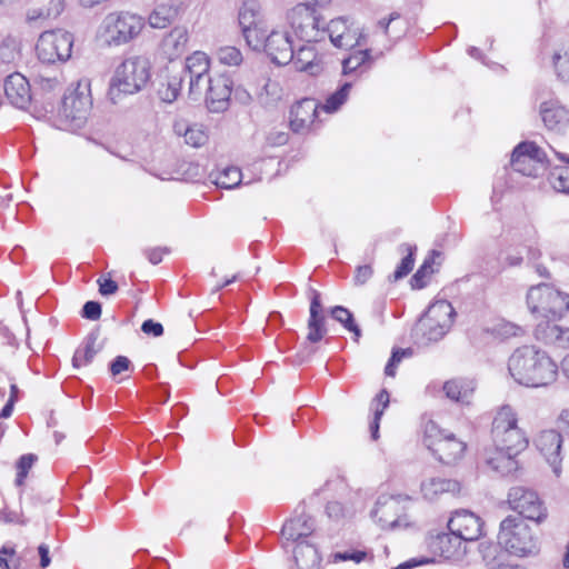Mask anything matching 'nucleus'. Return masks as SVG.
<instances>
[{
    "label": "nucleus",
    "instance_id": "1",
    "mask_svg": "<svg viewBox=\"0 0 569 569\" xmlns=\"http://www.w3.org/2000/svg\"><path fill=\"white\" fill-rule=\"evenodd\" d=\"M508 370L519 385L530 388L547 387L558 377L557 363L535 346L516 349L509 358Z\"/></svg>",
    "mask_w": 569,
    "mask_h": 569
},
{
    "label": "nucleus",
    "instance_id": "2",
    "mask_svg": "<svg viewBox=\"0 0 569 569\" xmlns=\"http://www.w3.org/2000/svg\"><path fill=\"white\" fill-rule=\"evenodd\" d=\"M498 545L516 557H529L539 552V540L531 527L517 516H508L501 522Z\"/></svg>",
    "mask_w": 569,
    "mask_h": 569
},
{
    "label": "nucleus",
    "instance_id": "3",
    "mask_svg": "<svg viewBox=\"0 0 569 569\" xmlns=\"http://www.w3.org/2000/svg\"><path fill=\"white\" fill-rule=\"evenodd\" d=\"M526 302L536 319L558 320L569 311V295L548 283L531 286Z\"/></svg>",
    "mask_w": 569,
    "mask_h": 569
},
{
    "label": "nucleus",
    "instance_id": "4",
    "mask_svg": "<svg viewBox=\"0 0 569 569\" xmlns=\"http://www.w3.org/2000/svg\"><path fill=\"white\" fill-rule=\"evenodd\" d=\"M149 80V60L140 56L130 57L116 69L110 82L109 94L112 100L120 93L134 94L142 90Z\"/></svg>",
    "mask_w": 569,
    "mask_h": 569
},
{
    "label": "nucleus",
    "instance_id": "5",
    "mask_svg": "<svg viewBox=\"0 0 569 569\" xmlns=\"http://www.w3.org/2000/svg\"><path fill=\"white\" fill-rule=\"evenodd\" d=\"M517 422V415L510 406L499 409L491 430L495 448L518 455L527 448L528 438Z\"/></svg>",
    "mask_w": 569,
    "mask_h": 569
},
{
    "label": "nucleus",
    "instance_id": "6",
    "mask_svg": "<svg viewBox=\"0 0 569 569\" xmlns=\"http://www.w3.org/2000/svg\"><path fill=\"white\" fill-rule=\"evenodd\" d=\"M453 316L455 309L447 300L432 303L415 329L417 343L427 346L442 339L453 322Z\"/></svg>",
    "mask_w": 569,
    "mask_h": 569
},
{
    "label": "nucleus",
    "instance_id": "7",
    "mask_svg": "<svg viewBox=\"0 0 569 569\" xmlns=\"http://www.w3.org/2000/svg\"><path fill=\"white\" fill-rule=\"evenodd\" d=\"M423 443L445 465L457 462L467 449L466 442L432 421L426 425Z\"/></svg>",
    "mask_w": 569,
    "mask_h": 569
},
{
    "label": "nucleus",
    "instance_id": "8",
    "mask_svg": "<svg viewBox=\"0 0 569 569\" xmlns=\"http://www.w3.org/2000/svg\"><path fill=\"white\" fill-rule=\"evenodd\" d=\"M144 27L142 17L128 12L109 13L102 23L103 38L108 44H123L140 34Z\"/></svg>",
    "mask_w": 569,
    "mask_h": 569
},
{
    "label": "nucleus",
    "instance_id": "9",
    "mask_svg": "<svg viewBox=\"0 0 569 569\" xmlns=\"http://www.w3.org/2000/svg\"><path fill=\"white\" fill-rule=\"evenodd\" d=\"M289 23L296 36L308 43L318 42L325 38L326 30L320 27V17L315 8L300 3L288 13Z\"/></svg>",
    "mask_w": 569,
    "mask_h": 569
},
{
    "label": "nucleus",
    "instance_id": "10",
    "mask_svg": "<svg viewBox=\"0 0 569 569\" xmlns=\"http://www.w3.org/2000/svg\"><path fill=\"white\" fill-rule=\"evenodd\" d=\"M73 37L66 30L44 31L38 39L36 49L39 59L47 63L66 61L71 57Z\"/></svg>",
    "mask_w": 569,
    "mask_h": 569
},
{
    "label": "nucleus",
    "instance_id": "11",
    "mask_svg": "<svg viewBox=\"0 0 569 569\" xmlns=\"http://www.w3.org/2000/svg\"><path fill=\"white\" fill-rule=\"evenodd\" d=\"M507 501L509 507L523 518L537 523L546 520L548 512L538 493L525 486H513L509 489Z\"/></svg>",
    "mask_w": 569,
    "mask_h": 569
},
{
    "label": "nucleus",
    "instance_id": "12",
    "mask_svg": "<svg viewBox=\"0 0 569 569\" xmlns=\"http://www.w3.org/2000/svg\"><path fill=\"white\" fill-rule=\"evenodd\" d=\"M511 166L515 171L537 178L548 168L546 153L533 142H521L512 152Z\"/></svg>",
    "mask_w": 569,
    "mask_h": 569
},
{
    "label": "nucleus",
    "instance_id": "13",
    "mask_svg": "<svg viewBox=\"0 0 569 569\" xmlns=\"http://www.w3.org/2000/svg\"><path fill=\"white\" fill-rule=\"evenodd\" d=\"M261 6L257 0H246L239 11V24L249 47L254 49L262 44L263 33L259 34L261 23Z\"/></svg>",
    "mask_w": 569,
    "mask_h": 569
},
{
    "label": "nucleus",
    "instance_id": "14",
    "mask_svg": "<svg viewBox=\"0 0 569 569\" xmlns=\"http://www.w3.org/2000/svg\"><path fill=\"white\" fill-rule=\"evenodd\" d=\"M89 88V80H82L74 90L64 96L61 111L67 119L80 123L87 118L92 104Z\"/></svg>",
    "mask_w": 569,
    "mask_h": 569
},
{
    "label": "nucleus",
    "instance_id": "15",
    "mask_svg": "<svg viewBox=\"0 0 569 569\" xmlns=\"http://www.w3.org/2000/svg\"><path fill=\"white\" fill-rule=\"evenodd\" d=\"M210 60L201 51H196L186 59L184 67L180 70L182 76L189 77V96L194 99L202 93L209 77Z\"/></svg>",
    "mask_w": 569,
    "mask_h": 569
},
{
    "label": "nucleus",
    "instance_id": "16",
    "mask_svg": "<svg viewBox=\"0 0 569 569\" xmlns=\"http://www.w3.org/2000/svg\"><path fill=\"white\" fill-rule=\"evenodd\" d=\"M483 521L479 516L469 510H457L448 521L451 533L457 535L463 541H476L482 535Z\"/></svg>",
    "mask_w": 569,
    "mask_h": 569
},
{
    "label": "nucleus",
    "instance_id": "17",
    "mask_svg": "<svg viewBox=\"0 0 569 569\" xmlns=\"http://www.w3.org/2000/svg\"><path fill=\"white\" fill-rule=\"evenodd\" d=\"M207 96L206 101L208 108L212 112L224 111L229 106V100L232 90V81L224 74L210 77L206 81Z\"/></svg>",
    "mask_w": 569,
    "mask_h": 569
},
{
    "label": "nucleus",
    "instance_id": "18",
    "mask_svg": "<svg viewBox=\"0 0 569 569\" xmlns=\"http://www.w3.org/2000/svg\"><path fill=\"white\" fill-rule=\"evenodd\" d=\"M264 51L276 64H288L293 59L292 41L286 31H272L264 39Z\"/></svg>",
    "mask_w": 569,
    "mask_h": 569
},
{
    "label": "nucleus",
    "instance_id": "19",
    "mask_svg": "<svg viewBox=\"0 0 569 569\" xmlns=\"http://www.w3.org/2000/svg\"><path fill=\"white\" fill-rule=\"evenodd\" d=\"M4 94L10 104L18 109H27L31 102V89L27 78L13 72L4 80Z\"/></svg>",
    "mask_w": 569,
    "mask_h": 569
},
{
    "label": "nucleus",
    "instance_id": "20",
    "mask_svg": "<svg viewBox=\"0 0 569 569\" xmlns=\"http://www.w3.org/2000/svg\"><path fill=\"white\" fill-rule=\"evenodd\" d=\"M561 445L562 436L552 429L541 431L536 440L538 450L545 456L557 475L559 473V465L561 462Z\"/></svg>",
    "mask_w": 569,
    "mask_h": 569
},
{
    "label": "nucleus",
    "instance_id": "21",
    "mask_svg": "<svg viewBox=\"0 0 569 569\" xmlns=\"http://www.w3.org/2000/svg\"><path fill=\"white\" fill-rule=\"evenodd\" d=\"M325 30L331 43L339 49L353 48L361 44L362 34L351 30L342 18L332 19Z\"/></svg>",
    "mask_w": 569,
    "mask_h": 569
},
{
    "label": "nucleus",
    "instance_id": "22",
    "mask_svg": "<svg viewBox=\"0 0 569 569\" xmlns=\"http://www.w3.org/2000/svg\"><path fill=\"white\" fill-rule=\"evenodd\" d=\"M182 11V0H156L154 9L149 16V24L157 29L167 28Z\"/></svg>",
    "mask_w": 569,
    "mask_h": 569
},
{
    "label": "nucleus",
    "instance_id": "23",
    "mask_svg": "<svg viewBox=\"0 0 569 569\" xmlns=\"http://www.w3.org/2000/svg\"><path fill=\"white\" fill-rule=\"evenodd\" d=\"M318 103L315 99H302L290 110V126L295 132H305L317 118Z\"/></svg>",
    "mask_w": 569,
    "mask_h": 569
},
{
    "label": "nucleus",
    "instance_id": "24",
    "mask_svg": "<svg viewBox=\"0 0 569 569\" xmlns=\"http://www.w3.org/2000/svg\"><path fill=\"white\" fill-rule=\"evenodd\" d=\"M326 316L322 311L320 293L316 290L312 291L310 302V316L308 319V335L307 342L310 345L318 343L327 335Z\"/></svg>",
    "mask_w": 569,
    "mask_h": 569
},
{
    "label": "nucleus",
    "instance_id": "25",
    "mask_svg": "<svg viewBox=\"0 0 569 569\" xmlns=\"http://www.w3.org/2000/svg\"><path fill=\"white\" fill-rule=\"evenodd\" d=\"M291 62L297 70L308 72L311 76H317L323 70L322 58L310 44H303L297 50L293 49Z\"/></svg>",
    "mask_w": 569,
    "mask_h": 569
},
{
    "label": "nucleus",
    "instance_id": "26",
    "mask_svg": "<svg viewBox=\"0 0 569 569\" xmlns=\"http://www.w3.org/2000/svg\"><path fill=\"white\" fill-rule=\"evenodd\" d=\"M540 113L545 126L556 132H565L569 128V110L556 102H543Z\"/></svg>",
    "mask_w": 569,
    "mask_h": 569
},
{
    "label": "nucleus",
    "instance_id": "27",
    "mask_svg": "<svg viewBox=\"0 0 569 569\" xmlns=\"http://www.w3.org/2000/svg\"><path fill=\"white\" fill-rule=\"evenodd\" d=\"M188 40L187 29L184 27H174L161 41L162 53L169 60L181 57L187 50Z\"/></svg>",
    "mask_w": 569,
    "mask_h": 569
},
{
    "label": "nucleus",
    "instance_id": "28",
    "mask_svg": "<svg viewBox=\"0 0 569 569\" xmlns=\"http://www.w3.org/2000/svg\"><path fill=\"white\" fill-rule=\"evenodd\" d=\"M431 546L446 559H459L466 553L463 540L451 532L438 535Z\"/></svg>",
    "mask_w": 569,
    "mask_h": 569
},
{
    "label": "nucleus",
    "instance_id": "29",
    "mask_svg": "<svg viewBox=\"0 0 569 569\" xmlns=\"http://www.w3.org/2000/svg\"><path fill=\"white\" fill-rule=\"evenodd\" d=\"M313 519L306 515H300L289 519L282 526V537L287 540L299 541L310 536L313 531Z\"/></svg>",
    "mask_w": 569,
    "mask_h": 569
},
{
    "label": "nucleus",
    "instance_id": "30",
    "mask_svg": "<svg viewBox=\"0 0 569 569\" xmlns=\"http://www.w3.org/2000/svg\"><path fill=\"white\" fill-rule=\"evenodd\" d=\"M518 453L506 452L505 450H498L495 448L493 451L486 453V463L501 476H508L513 473L518 469V461L516 457Z\"/></svg>",
    "mask_w": 569,
    "mask_h": 569
},
{
    "label": "nucleus",
    "instance_id": "31",
    "mask_svg": "<svg viewBox=\"0 0 569 569\" xmlns=\"http://www.w3.org/2000/svg\"><path fill=\"white\" fill-rule=\"evenodd\" d=\"M476 389V382L468 378H455L443 385L446 396L457 402L469 403Z\"/></svg>",
    "mask_w": 569,
    "mask_h": 569
},
{
    "label": "nucleus",
    "instance_id": "32",
    "mask_svg": "<svg viewBox=\"0 0 569 569\" xmlns=\"http://www.w3.org/2000/svg\"><path fill=\"white\" fill-rule=\"evenodd\" d=\"M423 497L428 500H435L439 495L460 491V483L457 480L445 478H430L421 482L420 486Z\"/></svg>",
    "mask_w": 569,
    "mask_h": 569
},
{
    "label": "nucleus",
    "instance_id": "33",
    "mask_svg": "<svg viewBox=\"0 0 569 569\" xmlns=\"http://www.w3.org/2000/svg\"><path fill=\"white\" fill-rule=\"evenodd\" d=\"M298 569H319L321 558L315 546L302 540L297 543L293 550Z\"/></svg>",
    "mask_w": 569,
    "mask_h": 569
},
{
    "label": "nucleus",
    "instance_id": "34",
    "mask_svg": "<svg viewBox=\"0 0 569 569\" xmlns=\"http://www.w3.org/2000/svg\"><path fill=\"white\" fill-rule=\"evenodd\" d=\"M373 62V58L370 54L369 49H357L353 50L348 58H345L342 61L343 73L348 74L350 72L357 71L361 68L365 70L370 68Z\"/></svg>",
    "mask_w": 569,
    "mask_h": 569
},
{
    "label": "nucleus",
    "instance_id": "35",
    "mask_svg": "<svg viewBox=\"0 0 569 569\" xmlns=\"http://www.w3.org/2000/svg\"><path fill=\"white\" fill-rule=\"evenodd\" d=\"M97 335L93 333L87 337L84 345L79 347L73 355V367L87 366L93 360L94 356L100 351V348L97 346Z\"/></svg>",
    "mask_w": 569,
    "mask_h": 569
},
{
    "label": "nucleus",
    "instance_id": "36",
    "mask_svg": "<svg viewBox=\"0 0 569 569\" xmlns=\"http://www.w3.org/2000/svg\"><path fill=\"white\" fill-rule=\"evenodd\" d=\"M556 321L552 319H541L535 328V338L546 345L556 346L561 327Z\"/></svg>",
    "mask_w": 569,
    "mask_h": 569
},
{
    "label": "nucleus",
    "instance_id": "37",
    "mask_svg": "<svg viewBox=\"0 0 569 569\" xmlns=\"http://www.w3.org/2000/svg\"><path fill=\"white\" fill-rule=\"evenodd\" d=\"M389 405V392L382 389L375 398L372 402L373 408V420L370 423V432L372 440L379 438V422L385 412V409Z\"/></svg>",
    "mask_w": 569,
    "mask_h": 569
},
{
    "label": "nucleus",
    "instance_id": "38",
    "mask_svg": "<svg viewBox=\"0 0 569 569\" xmlns=\"http://www.w3.org/2000/svg\"><path fill=\"white\" fill-rule=\"evenodd\" d=\"M557 157L569 163V157L565 153L557 152ZM548 180L556 191L569 194V168L555 169L550 172Z\"/></svg>",
    "mask_w": 569,
    "mask_h": 569
},
{
    "label": "nucleus",
    "instance_id": "39",
    "mask_svg": "<svg viewBox=\"0 0 569 569\" xmlns=\"http://www.w3.org/2000/svg\"><path fill=\"white\" fill-rule=\"evenodd\" d=\"M183 76L180 71L171 73L166 83L161 84L159 96L166 102L174 101L182 88Z\"/></svg>",
    "mask_w": 569,
    "mask_h": 569
},
{
    "label": "nucleus",
    "instance_id": "40",
    "mask_svg": "<svg viewBox=\"0 0 569 569\" xmlns=\"http://www.w3.org/2000/svg\"><path fill=\"white\" fill-rule=\"evenodd\" d=\"M331 317L340 322L347 330L355 333L356 340L361 336V330L358 325L355 323L352 313L345 307L336 306L330 310Z\"/></svg>",
    "mask_w": 569,
    "mask_h": 569
},
{
    "label": "nucleus",
    "instance_id": "41",
    "mask_svg": "<svg viewBox=\"0 0 569 569\" xmlns=\"http://www.w3.org/2000/svg\"><path fill=\"white\" fill-rule=\"evenodd\" d=\"M242 181V173L237 167H227L219 172L216 184L223 189H232Z\"/></svg>",
    "mask_w": 569,
    "mask_h": 569
},
{
    "label": "nucleus",
    "instance_id": "42",
    "mask_svg": "<svg viewBox=\"0 0 569 569\" xmlns=\"http://www.w3.org/2000/svg\"><path fill=\"white\" fill-rule=\"evenodd\" d=\"M401 248L405 251H408V254L401 260L400 264L395 270V272H393L395 281H398V280L405 278L406 276H408L410 273V271L412 270L413 263H415L413 256H415L417 248L415 246H410L407 243L402 244Z\"/></svg>",
    "mask_w": 569,
    "mask_h": 569
},
{
    "label": "nucleus",
    "instance_id": "43",
    "mask_svg": "<svg viewBox=\"0 0 569 569\" xmlns=\"http://www.w3.org/2000/svg\"><path fill=\"white\" fill-rule=\"evenodd\" d=\"M217 57L222 64L230 67H238L243 60L241 51L233 46L219 48L217 51Z\"/></svg>",
    "mask_w": 569,
    "mask_h": 569
},
{
    "label": "nucleus",
    "instance_id": "44",
    "mask_svg": "<svg viewBox=\"0 0 569 569\" xmlns=\"http://www.w3.org/2000/svg\"><path fill=\"white\" fill-rule=\"evenodd\" d=\"M552 62L557 77L562 81H569V47L555 52Z\"/></svg>",
    "mask_w": 569,
    "mask_h": 569
},
{
    "label": "nucleus",
    "instance_id": "45",
    "mask_svg": "<svg viewBox=\"0 0 569 569\" xmlns=\"http://www.w3.org/2000/svg\"><path fill=\"white\" fill-rule=\"evenodd\" d=\"M351 89V83L346 82L340 89H338L335 93L328 97L326 103L323 104V109L327 112L337 111L347 100L349 92Z\"/></svg>",
    "mask_w": 569,
    "mask_h": 569
},
{
    "label": "nucleus",
    "instance_id": "46",
    "mask_svg": "<svg viewBox=\"0 0 569 569\" xmlns=\"http://www.w3.org/2000/svg\"><path fill=\"white\" fill-rule=\"evenodd\" d=\"M38 460V457L33 453H27L19 458L16 463L17 468V478L16 486L21 487L24 483V479L28 476L29 470L32 468L34 462Z\"/></svg>",
    "mask_w": 569,
    "mask_h": 569
},
{
    "label": "nucleus",
    "instance_id": "47",
    "mask_svg": "<svg viewBox=\"0 0 569 569\" xmlns=\"http://www.w3.org/2000/svg\"><path fill=\"white\" fill-rule=\"evenodd\" d=\"M433 260L426 259L417 272L412 276L410 282L412 288L421 289L427 284V278L433 272L432 269Z\"/></svg>",
    "mask_w": 569,
    "mask_h": 569
},
{
    "label": "nucleus",
    "instance_id": "48",
    "mask_svg": "<svg viewBox=\"0 0 569 569\" xmlns=\"http://www.w3.org/2000/svg\"><path fill=\"white\" fill-rule=\"evenodd\" d=\"M208 140V136L203 129L197 126H192L186 129L184 141L186 143L199 148L203 146Z\"/></svg>",
    "mask_w": 569,
    "mask_h": 569
},
{
    "label": "nucleus",
    "instance_id": "49",
    "mask_svg": "<svg viewBox=\"0 0 569 569\" xmlns=\"http://www.w3.org/2000/svg\"><path fill=\"white\" fill-rule=\"evenodd\" d=\"M372 558H373L372 553L365 551V550H356V549L337 552L335 555L336 560H340V561L351 560V561H355L356 563H359L361 561H371Z\"/></svg>",
    "mask_w": 569,
    "mask_h": 569
},
{
    "label": "nucleus",
    "instance_id": "50",
    "mask_svg": "<svg viewBox=\"0 0 569 569\" xmlns=\"http://www.w3.org/2000/svg\"><path fill=\"white\" fill-rule=\"evenodd\" d=\"M397 506V501L392 498L389 501L381 502L380 500L377 502V508L373 512L375 517H378L379 521L383 522V526H395L397 523V519H387L388 511L392 510Z\"/></svg>",
    "mask_w": 569,
    "mask_h": 569
},
{
    "label": "nucleus",
    "instance_id": "51",
    "mask_svg": "<svg viewBox=\"0 0 569 569\" xmlns=\"http://www.w3.org/2000/svg\"><path fill=\"white\" fill-rule=\"evenodd\" d=\"M82 317L89 320H98L101 316V305L97 301H87L82 308Z\"/></svg>",
    "mask_w": 569,
    "mask_h": 569
},
{
    "label": "nucleus",
    "instance_id": "52",
    "mask_svg": "<svg viewBox=\"0 0 569 569\" xmlns=\"http://www.w3.org/2000/svg\"><path fill=\"white\" fill-rule=\"evenodd\" d=\"M0 521L4 523H18L22 526L27 523V520L23 518L22 513L9 509H3L0 511Z\"/></svg>",
    "mask_w": 569,
    "mask_h": 569
},
{
    "label": "nucleus",
    "instance_id": "53",
    "mask_svg": "<svg viewBox=\"0 0 569 569\" xmlns=\"http://www.w3.org/2000/svg\"><path fill=\"white\" fill-rule=\"evenodd\" d=\"M373 274V269L370 264L359 266L356 270L353 281L357 286L365 284Z\"/></svg>",
    "mask_w": 569,
    "mask_h": 569
},
{
    "label": "nucleus",
    "instance_id": "54",
    "mask_svg": "<svg viewBox=\"0 0 569 569\" xmlns=\"http://www.w3.org/2000/svg\"><path fill=\"white\" fill-rule=\"evenodd\" d=\"M131 367V361L124 356H118L110 365L112 376H118Z\"/></svg>",
    "mask_w": 569,
    "mask_h": 569
},
{
    "label": "nucleus",
    "instance_id": "55",
    "mask_svg": "<svg viewBox=\"0 0 569 569\" xmlns=\"http://www.w3.org/2000/svg\"><path fill=\"white\" fill-rule=\"evenodd\" d=\"M141 330L143 333L152 337H160L163 333L162 325L153 321L152 319L143 321Z\"/></svg>",
    "mask_w": 569,
    "mask_h": 569
},
{
    "label": "nucleus",
    "instance_id": "56",
    "mask_svg": "<svg viewBox=\"0 0 569 569\" xmlns=\"http://www.w3.org/2000/svg\"><path fill=\"white\" fill-rule=\"evenodd\" d=\"M2 553L7 555L6 569H18L20 566V558L16 550L10 547H2Z\"/></svg>",
    "mask_w": 569,
    "mask_h": 569
},
{
    "label": "nucleus",
    "instance_id": "57",
    "mask_svg": "<svg viewBox=\"0 0 569 569\" xmlns=\"http://www.w3.org/2000/svg\"><path fill=\"white\" fill-rule=\"evenodd\" d=\"M98 284H99V292L102 295V296H110V295H113L117 292L118 290V284L116 281H113L112 279L108 278V279H99L98 280Z\"/></svg>",
    "mask_w": 569,
    "mask_h": 569
},
{
    "label": "nucleus",
    "instance_id": "58",
    "mask_svg": "<svg viewBox=\"0 0 569 569\" xmlns=\"http://www.w3.org/2000/svg\"><path fill=\"white\" fill-rule=\"evenodd\" d=\"M326 512H327L329 518L338 520L341 517H343L345 509H343V506L340 502H338V501H330L326 506Z\"/></svg>",
    "mask_w": 569,
    "mask_h": 569
},
{
    "label": "nucleus",
    "instance_id": "59",
    "mask_svg": "<svg viewBox=\"0 0 569 569\" xmlns=\"http://www.w3.org/2000/svg\"><path fill=\"white\" fill-rule=\"evenodd\" d=\"M169 252V249L168 248H151V249H147L144 251L148 260L152 263V264H158L162 261V257L164 253H168Z\"/></svg>",
    "mask_w": 569,
    "mask_h": 569
},
{
    "label": "nucleus",
    "instance_id": "60",
    "mask_svg": "<svg viewBox=\"0 0 569 569\" xmlns=\"http://www.w3.org/2000/svg\"><path fill=\"white\" fill-rule=\"evenodd\" d=\"M501 332L506 336L516 337V336L522 335L523 329L517 325L507 322V323L501 325Z\"/></svg>",
    "mask_w": 569,
    "mask_h": 569
},
{
    "label": "nucleus",
    "instance_id": "61",
    "mask_svg": "<svg viewBox=\"0 0 569 569\" xmlns=\"http://www.w3.org/2000/svg\"><path fill=\"white\" fill-rule=\"evenodd\" d=\"M38 552H39V556H40V566L41 568H47L50 562H51V559L49 557V548L47 545L44 543H41L39 547H38Z\"/></svg>",
    "mask_w": 569,
    "mask_h": 569
},
{
    "label": "nucleus",
    "instance_id": "62",
    "mask_svg": "<svg viewBox=\"0 0 569 569\" xmlns=\"http://www.w3.org/2000/svg\"><path fill=\"white\" fill-rule=\"evenodd\" d=\"M556 347L569 348V328L560 327L559 338L557 339Z\"/></svg>",
    "mask_w": 569,
    "mask_h": 569
},
{
    "label": "nucleus",
    "instance_id": "63",
    "mask_svg": "<svg viewBox=\"0 0 569 569\" xmlns=\"http://www.w3.org/2000/svg\"><path fill=\"white\" fill-rule=\"evenodd\" d=\"M400 18V14L397 12H393L389 16L388 19H381L378 21V26L383 30V32L388 36L389 34V27L390 24Z\"/></svg>",
    "mask_w": 569,
    "mask_h": 569
},
{
    "label": "nucleus",
    "instance_id": "64",
    "mask_svg": "<svg viewBox=\"0 0 569 569\" xmlns=\"http://www.w3.org/2000/svg\"><path fill=\"white\" fill-rule=\"evenodd\" d=\"M427 562H428L427 559H420V560L410 559L403 563H400L398 567H395L392 569H411L413 567H417L419 565L427 563Z\"/></svg>",
    "mask_w": 569,
    "mask_h": 569
}]
</instances>
